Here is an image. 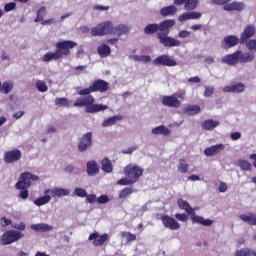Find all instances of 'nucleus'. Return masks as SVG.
I'll list each match as a JSON object with an SVG mask.
<instances>
[{
	"instance_id": "nucleus-1",
	"label": "nucleus",
	"mask_w": 256,
	"mask_h": 256,
	"mask_svg": "<svg viewBox=\"0 0 256 256\" xmlns=\"http://www.w3.org/2000/svg\"><path fill=\"white\" fill-rule=\"evenodd\" d=\"M109 91V82L103 79L94 80L92 85L78 91L79 97L74 102L75 107H86V113H99V111H107L109 106L103 104H95V97L91 93H107Z\"/></svg>"
},
{
	"instance_id": "nucleus-2",
	"label": "nucleus",
	"mask_w": 256,
	"mask_h": 256,
	"mask_svg": "<svg viewBox=\"0 0 256 256\" xmlns=\"http://www.w3.org/2000/svg\"><path fill=\"white\" fill-rule=\"evenodd\" d=\"M175 27V20H163L162 22L158 23H151L145 26L144 33L145 35H155L159 40L160 45L163 47H181V41L169 36L171 33L170 29Z\"/></svg>"
},
{
	"instance_id": "nucleus-3",
	"label": "nucleus",
	"mask_w": 256,
	"mask_h": 256,
	"mask_svg": "<svg viewBox=\"0 0 256 256\" xmlns=\"http://www.w3.org/2000/svg\"><path fill=\"white\" fill-rule=\"evenodd\" d=\"M31 181H39V176L24 172L20 175V180L16 183V189L20 190L18 197L23 201L29 199V187H31Z\"/></svg>"
},
{
	"instance_id": "nucleus-4",
	"label": "nucleus",
	"mask_w": 256,
	"mask_h": 256,
	"mask_svg": "<svg viewBox=\"0 0 256 256\" xmlns=\"http://www.w3.org/2000/svg\"><path fill=\"white\" fill-rule=\"evenodd\" d=\"M177 205L179 209H182L183 211H186L188 215H191V221L193 224L199 223L200 225H203L204 227H211L213 225V220L211 219H205L202 216L195 215V209L191 207L189 202L185 201L183 198H179L177 200Z\"/></svg>"
},
{
	"instance_id": "nucleus-5",
	"label": "nucleus",
	"mask_w": 256,
	"mask_h": 256,
	"mask_svg": "<svg viewBox=\"0 0 256 256\" xmlns=\"http://www.w3.org/2000/svg\"><path fill=\"white\" fill-rule=\"evenodd\" d=\"M92 37H105V35H113V23L111 21H105L99 23L97 26L91 29Z\"/></svg>"
},
{
	"instance_id": "nucleus-6",
	"label": "nucleus",
	"mask_w": 256,
	"mask_h": 256,
	"mask_svg": "<svg viewBox=\"0 0 256 256\" xmlns=\"http://www.w3.org/2000/svg\"><path fill=\"white\" fill-rule=\"evenodd\" d=\"M23 237H25V234L21 231L8 230L2 234L0 243L1 245H12V243H17Z\"/></svg>"
},
{
	"instance_id": "nucleus-7",
	"label": "nucleus",
	"mask_w": 256,
	"mask_h": 256,
	"mask_svg": "<svg viewBox=\"0 0 256 256\" xmlns=\"http://www.w3.org/2000/svg\"><path fill=\"white\" fill-rule=\"evenodd\" d=\"M212 5L223 6L224 11H243L245 9V4L243 2L231 0H211Z\"/></svg>"
},
{
	"instance_id": "nucleus-8",
	"label": "nucleus",
	"mask_w": 256,
	"mask_h": 256,
	"mask_svg": "<svg viewBox=\"0 0 256 256\" xmlns=\"http://www.w3.org/2000/svg\"><path fill=\"white\" fill-rule=\"evenodd\" d=\"M124 175H126L128 179H131L132 183H137L139 177L143 175V168L139 165L128 164L124 168Z\"/></svg>"
},
{
	"instance_id": "nucleus-9",
	"label": "nucleus",
	"mask_w": 256,
	"mask_h": 256,
	"mask_svg": "<svg viewBox=\"0 0 256 256\" xmlns=\"http://www.w3.org/2000/svg\"><path fill=\"white\" fill-rule=\"evenodd\" d=\"M77 47V43L71 40H64L56 44V49L60 52L62 57H69L71 49Z\"/></svg>"
},
{
	"instance_id": "nucleus-10",
	"label": "nucleus",
	"mask_w": 256,
	"mask_h": 256,
	"mask_svg": "<svg viewBox=\"0 0 256 256\" xmlns=\"http://www.w3.org/2000/svg\"><path fill=\"white\" fill-rule=\"evenodd\" d=\"M90 147H93V133L87 132L78 140V151L85 153Z\"/></svg>"
},
{
	"instance_id": "nucleus-11",
	"label": "nucleus",
	"mask_w": 256,
	"mask_h": 256,
	"mask_svg": "<svg viewBox=\"0 0 256 256\" xmlns=\"http://www.w3.org/2000/svg\"><path fill=\"white\" fill-rule=\"evenodd\" d=\"M160 220L162 221V225L166 229H170V231H177V229H181V224L177 222V220L167 214H162L160 216Z\"/></svg>"
},
{
	"instance_id": "nucleus-12",
	"label": "nucleus",
	"mask_w": 256,
	"mask_h": 256,
	"mask_svg": "<svg viewBox=\"0 0 256 256\" xmlns=\"http://www.w3.org/2000/svg\"><path fill=\"white\" fill-rule=\"evenodd\" d=\"M21 157H23V153L19 149L8 150L4 153L3 159L4 162L9 165L11 163H17V161H21Z\"/></svg>"
},
{
	"instance_id": "nucleus-13",
	"label": "nucleus",
	"mask_w": 256,
	"mask_h": 256,
	"mask_svg": "<svg viewBox=\"0 0 256 256\" xmlns=\"http://www.w3.org/2000/svg\"><path fill=\"white\" fill-rule=\"evenodd\" d=\"M154 65H162L163 67H175L177 61L167 54H162L153 60Z\"/></svg>"
},
{
	"instance_id": "nucleus-14",
	"label": "nucleus",
	"mask_w": 256,
	"mask_h": 256,
	"mask_svg": "<svg viewBox=\"0 0 256 256\" xmlns=\"http://www.w3.org/2000/svg\"><path fill=\"white\" fill-rule=\"evenodd\" d=\"M109 234L104 233L102 235H99V232L91 233L88 237L89 241H93L94 247H101L102 245H105V242L108 241Z\"/></svg>"
},
{
	"instance_id": "nucleus-15",
	"label": "nucleus",
	"mask_w": 256,
	"mask_h": 256,
	"mask_svg": "<svg viewBox=\"0 0 256 256\" xmlns=\"http://www.w3.org/2000/svg\"><path fill=\"white\" fill-rule=\"evenodd\" d=\"M255 33H256L255 25L250 24L246 26L240 36V45H245V43H248L251 37H255Z\"/></svg>"
},
{
	"instance_id": "nucleus-16",
	"label": "nucleus",
	"mask_w": 256,
	"mask_h": 256,
	"mask_svg": "<svg viewBox=\"0 0 256 256\" xmlns=\"http://www.w3.org/2000/svg\"><path fill=\"white\" fill-rule=\"evenodd\" d=\"M162 105H164V107L179 109V107H181V101L177 97H175L174 94H172L170 96H164L162 98Z\"/></svg>"
},
{
	"instance_id": "nucleus-17",
	"label": "nucleus",
	"mask_w": 256,
	"mask_h": 256,
	"mask_svg": "<svg viewBox=\"0 0 256 256\" xmlns=\"http://www.w3.org/2000/svg\"><path fill=\"white\" fill-rule=\"evenodd\" d=\"M174 5H184L185 11H195L199 6V0H174Z\"/></svg>"
},
{
	"instance_id": "nucleus-18",
	"label": "nucleus",
	"mask_w": 256,
	"mask_h": 256,
	"mask_svg": "<svg viewBox=\"0 0 256 256\" xmlns=\"http://www.w3.org/2000/svg\"><path fill=\"white\" fill-rule=\"evenodd\" d=\"M246 86L241 82L226 86L223 88L224 93H244Z\"/></svg>"
},
{
	"instance_id": "nucleus-19",
	"label": "nucleus",
	"mask_w": 256,
	"mask_h": 256,
	"mask_svg": "<svg viewBox=\"0 0 256 256\" xmlns=\"http://www.w3.org/2000/svg\"><path fill=\"white\" fill-rule=\"evenodd\" d=\"M48 193H50L52 197H67V195H69L71 192L69 191V189L65 188H53L46 189L44 191V195H47Z\"/></svg>"
},
{
	"instance_id": "nucleus-20",
	"label": "nucleus",
	"mask_w": 256,
	"mask_h": 256,
	"mask_svg": "<svg viewBox=\"0 0 256 256\" xmlns=\"http://www.w3.org/2000/svg\"><path fill=\"white\" fill-rule=\"evenodd\" d=\"M239 53L238 51L228 54L222 58V63L226 65H237L239 63Z\"/></svg>"
},
{
	"instance_id": "nucleus-21",
	"label": "nucleus",
	"mask_w": 256,
	"mask_h": 256,
	"mask_svg": "<svg viewBox=\"0 0 256 256\" xmlns=\"http://www.w3.org/2000/svg\"><path fill=\"white\" fill-rule=\"evenodd\" d=\"M223 149H225L224 144H216L206 148L204 150V155H206V157H213V155H217V153H219V151H223Z\"/></svg>"
},
{
	"instance_id": "nucleus-22",
	"label": "nucleus",
	"mask_w": 256,
	"mask_h": 256,
	"mask_svg": "<svg viewBox=\"0 0 256 256\" xmlns=\"http://www.w3.org/2000/svg\"><path fill=\"white\" fill-rule=\"evenodd\" d=\"M201 113V106L199 105H188L183 108V114L188 115L189 117H195Z\"/></svg>"
},
{
	"instance_id": "nucleus-23",
	"label": "nucleus",
	"mask_w": 256,
	"mask_h": 256,
	"mask_svg": "<svg viewBox=\"0 0 256 256\" xmlns=\"http://www.w3.org/2000/svg\"><path fill=\"white\" fill-rule=\"evenodd\" d=\"M30 229L36 231V233H47L49 231H53V226L45 223L32 224Z\"/></svg>"
},
{
	"instance_id": "nucleus-24",
	"label": "nucleus",
	"mask_w": 256,
	"mask_h": 256,
	"mask_svg": "<svg viewBox=\"0 0 256 256\" xmlns=\"http://www.w3.org/2000/svg\"><path fill=\"white\" fill-rule=\"evenodd\" d=\"M61 58H63V56L61 55V52L56 48L55 52H47L46 54H44V56L42 57V61L44 63H49V61H57Z\"/></svg>"
},
{
	"instance_id": "nucleus-25",
	"label": "nucleus",
	"mask_w": 256,
	"mask_h": 256,
	"mask_svg": "<svg viewBox=\"0 0 256 256\" xmlns=\"http://www.w3.org/2000/svg\"><path fill=\"white\" fill-rule=\"evenodd\" d=\"M241 43V38L233 35H228L224 38L223 44L228 47V49H231V47H235Z\"/></svg>"
},
{
	"instance_id": "nucleus-26",
	"label": "nucleus",
	"mask_w": 256,
	"mask_h": 256,
	"mask_svg": "<svg viewBox=\"0 0 256 256\" xmlns=\"http://www.w3.org/2000/svg\"><path fill=\"white\" fill-rule=\"evenodd\" d=\"M238 61L239 63H252L255 59V54L251 52L243 53V51L238 50Z\"/></svg>"
},
{
	"instance_id": "nucleus-27",
	"label": "nucleus",
	"mask_w": 256,
	"mask_h": 256,
	"mask_svg": "<svg viewBox=\"0 0 256 256\" xmlns=\"http://www.w3.org/2000/svg\"><path fill=\"white\" fill-rule=\"evenodd\" d=\"M153 135H164V137H169L171 135V130L165 125H160L152 129Z\"/></svg>"
},
{
	"instance_id": "nucleus-28",
	"label": "nucleus",
	"mask_w": 256,
	"mask_h": 256,
	"mask_svg": "<svg viewBox=\"0 0 256 256\" xmlns=\"http://www.w3.org/2000/svg\"><path fill=\"white\" fill-rule=\"evenodd\" d=\"M234 256H256V251L253 248L245 247L236 250Z\"/></svg>"
},
{
	"instance_id": "nucleus-29",
	"label": "nucleus",
	"mask_w": 256,
	"mask_h": 256,
	"mask_svg": "<svg viewBox=\"0 0 256 256\" xmlns=\"http://www.w3.org/2000/svg\"><path fill=\"white\" fill-rule=\"evenodd\" d=\"M99 173V166L97 165V162L95 161H89L87 162V174L90 177H93Z\"/></svg>"
},
{
	"instance_id": "nucleus-30",
	"label": "nucleus",
	"mask_w": 256,
	"mask_h": 256,
	"mask_svg": "<svg viewBox=\"0 0 256 256\" xmlns=\"http://www.w3.org/2000/svg\"><path fill=\"white\" fill-rule=\"evenodd\" d=\"M175 13H177V7L175 5L166 6L160 10V15H162V17H169L175 15Z\"/></svg>"
},
{
	"instance_id": "nucleus-31",
	"label": "nucleus",
	"mask_w": 256,
	"mask_h": 256,
	"mask_svg": "<svg viewBox=\"0 0 256 256\" xmlns=\"http://www.w3.org/2000/svg\"><path fill=\"white\" fill-rule=\"evenodd\" d=\"M127 33H129V28L123 24L113 27L112 30V35H117V37H121V35H127Z\"/></svg>"
},
{
	"instance_id": "nucleus-32",
	"label": "nucleus",
	"mask_w": 256,
	"mask_h": 256,
	"mask_svg": "<svg viewBox=\"0 0 256 256\" xmlns=\"http://www.w3.org/2000/svg\"><path fill=\"white\" fill-rule=\"evenodd\" d=\"M241 221H244V223H247L248 225H256V214L255 213H249L241 214L240 216Z\"/></svg>"
},
{
	"instance_id": "nucleus-33",
	"label": "nucleus",
	"mask_w": 256,
	"mask_h": 256,
	"mask_svg": "<svg viewBox=\"0 0 256 256\" xmlns=\"http://www.w3.org/2000/svg\"><path fill=\"white\" fill-rule=\"evenodd\" d=\"M215 127H219V121L217 120H205L202 123V128L205 129L206 131H213Z\"/></svg>"
},
{
	"instance_id": "nucleus-34",
	"label": "nucleus",
	"mask_w": 256,
	"mask_h": 256,
	"mask_svg": "<svg viewBox=\"0 0 256 256\" xmlns=\"http://www.w3.org/2000/svg\"><path fill=\"white\" fill-rule=\"evenodd\" d=\"M177 169H178L179 173H181L182 175L189 173V164L187 163V160H185L183 158L180 159L179 163L177 165Z\"/></svg>"
},
{
	"instance_id": "nucleus-35",
	"label": "nucleus",
	"mask_w": 256,
	"mask_h": 256,
	"mask_svg": "<svg viewBox=\"0 0 256 256\" xmlns=\"http://www.w3.org/2000/svg\"><path fill=\"white\" fill-rule=\"evenodd\" d=\"M122 120H123V116H121V115L112 116V117L106 119L102 125H103V127H111V126L115 125V123H117V121H122Z\"/></svg>"
},
{
	"instance_id": "nucleus-36",
	"label": "nucleus",
	"mask_w": 256,
	"mask_h": 256,
	"mask_svg": "<svg viewBox=\"0 0 256 256\" xmlns=\"http://www.w3.org/2000/svg\"><path fill=\"white\" fill-rule=\"evenodd\" d=\"M97 51L100 57H109L111 55V48L107 44L98 46Z\"/></svg>"
},
{
	"instance_id": "nucleus-37",
	"label": "nucleus",
	"mask_w": 256,
	"mask_h": 256,
	"mask_svg": "<svg viewBox=\"0 0 256 256\" xmlns=\"http://www.w3.org/2000/svg\"><path fill=\"white\" fill-rule=\"evenodd\" d=\"M51 201V196L50 195H45L39 198L34 199L33 203L37 207H43V205H47Z\"/></svg>"
},
{
	"instance_id": "nucleus-38",
	"label": "nucleus",
	"mask_w": 256,
	"mask_h": 256,
	"mask_svg": "<svg viewBox=\"0 0 256 256\" xmlns=\"http://www.w3.org/2000/svg\"><path fill=\"white\" fill-rule=\"evenodd\" d=\"M14 84L11 81H5L3 82L0 91L1 93H4V95H9L10 92L13 91Z\"/></svg>"
},
{
	"instance_id": "nucleus-39",
	"label": "nucleus",
	"mask_w": 256,
	"mask_h": 256,
	"mask_svg": "<svg viewBox=\"0 0 256 256\" xmlns=\"http://www.w3.org/2000/svg\"><path fill=\"white\" fill-rule=\"evenodd\" d=\"M102 171H104V173H111L113 171V164H111L109 158H104L102 160Z\"/></svg>"
},
{
	"instance_id": "nucleus-40",
	"label": "nucleus",
	"mask_w": 256,
	"mask_h": 256,
	"mask_svg": "<svg viewBox=\"0 0 256 256\" xmlns=\"http://www.w3.org/2000/svg\"><path fill=\"white\" fill-rule=\"evenodd\" d=\"M45 15H47V8L45 6H42L38 9L34 22L40 23V21H43Z\"/></svg>"
},
{
	"instance_id": "nucleus-41",
	"label": "nucleus",
	"mask_w": 256,
	"mask_h": 256,
	"mask_svg": "<svg viewBox=\"0 0 256 256\" xmlns=\"http://www.w3.org/2000/svg\"><path fill=\"white\" fill-rule=\"evenodd\" d=\"M121 237L126 238L127 243H132V241H137V236L131 232H121Z\"/></svg>"
},
{
	"instance_id": "nucleus-42",
	"label": "nucleus",
	"mask_w": 256,
	"mask_h": 256,
	"mask_svg": "<svg viewBox=\"0 0 256 256\" xmlns=\"http://www.w3.org/2000/svg\"><path fill=\"white\" fill-rule=\"evenodd\" d=\"M36 89H38V91H40V93H46V91H48L49 87H47V83H45V81L38 80L36 82Z\"/></svg>"
},
{
	"instance_id": "nucleus-43",
	"label": "nucleus",
	"mask_w": 256,
	"mask_h": 256,
	"mask_svg": "<svg viewBox=\"0 0 256 256\" xmlns=\"http://www.w3.org/2000/svg\"><path fill=\"white\" fill-rule=\"evenodd\" d=\"M132 193H133V188L126 187L120 191L119 199H127L128 195H131Z\"/></svg>"
},
{
	"instance_id": "nucleus-44",
	"label": "nucleus",
	"mask_w": 256,
	"mask_h": 256,
	"mask_svg": "<svg viewBox=\"0 0 256 256\" xmlns=\"http://www.w3.org/2000/svg\"><path fill=\"white\" fill-rule=\"evenodd\" d=\"M238 165L242 169V171H251V162L247 160H239Z\"/></svg>"
},
{
	"instance_id": "nucleus-45",
	"label": "nucleus",
	"mask_w": 256,
	"mask_h": 256,
	"mask_svg": "<svg viewBox=\"0 0 256 256\" xmlns=\"http://www.w3.org/2000/svg\"><path fill=\"white\" fill-rule=\"evenodd\" d=\"M55 105H59V107H69V100L67 98H56Z\"/></svg>"
},
{
	"instance_id": "nucleus-46",
	"label": "nucleus",
	"mask_w": 256,
	"mask_h": 256,
	"mask_svg": "<svg viewBox=\"0 0 256 256\" xmlns=\"http://www.w3.org/2000/svg\"><path fill=\"white\" fill-rule=\"evenodd\" d=\"M74 195H76V197H81V198L87 197V190L83 188H75Z\"/></svg>"
},
{
	"instance_id": "nucleus-47",
	"label": "nucleus",
	"mask_w": 256,
	"mask_h": 256,
	"mask_svg": "<svg viewBox=\"0 0 256 256\" xmlns=\"http://www.w3.org/2000/svg\"><path fill=\"white\" fill-rule=\"evenodd\" d=\"M213 93H215V87L206 86L204 91V97H213Z\"/></svg>"
},
{
	"instance_id": "nucleus-48",
	"label": "nucleus",
	"mask_w": 256,
	"mask_h": 256,
	"mask_svg": "<svg viewBox=\"0 0 256 256\" xmlns=\"http://www.w3.org/2000/svg\"><path fill=\"white\" fill-rule=\"evenodd\" d=\"M244 45H246V47L249 51H256V40L255 39L249 40Z\"/></svg>"
},
{
	"instance_id": "nucleus-49",
	"label": "nucleus",
	"mask_w": 256,
	"mask_h": 256,
	"mask_svg": "<svg viewBox=\"0 0 256 256\" xmlns=\"http://www.w3.org/2000/svg\"><path fill=\"white\" fill-rule=\"evenodd\" d=\"M135 184L131 178H121L117 181V185H133Z\"/></svg>"
},
{
	"instance_id": "nucleus-50",
	"label": "nucleus",
	"mask_w": 256,
	"mask_h": 256,
	"mask_svg": "<svg viewBox=\"0 0 256 256\" xmlns=\"http://www.w3.org/2000/svg\"><path fill=\"white\" fill-rule=\"evenodd\" d=\"M15 7H17V4L15 2L7 3L4 6V11L5 13H9V11L15 10Z\"/></svg>"
},
{
	"instance_id": "nucleus-51",
	"label": "nucleus",
	"mask_w": 256,
	"mask_h": 256,
	"mask_svg": "<svg viewBox=\"0 0 256 256\" xmlns=\"http://www.w3.org/2000/svg\"><path fill=\"white\" fill-rule=\"evenodd\" d=\"M96 201L99 203V205H105V203H109V196L101 195L96 199Z\"/></svg>"
},
{
	"instance_id": "nucleus-52",
	"label": "nucleus",
	"mask_w": 256,
	"mask_h": 256,
	"mask_svg": "<svg viewBox=\"0 0 256 256\" xmlns=\"http://www.w3.org/2000/svg\"><path fill=\"white\" fill-rule=\"evenodd\" d=\"M178 20L180 21V23H183L185 21L191 20V16H190L189 12H184L183 14H181L179 16Z\"/></svg>"
},
{
	"instance_id": "nucleus-53",
	"label": "nucleus",
	"mask_w": 256,
	"mask_h": 256,
	"mask_svg": "<svg viewBox=\"0 0 256 256\" xmlns=\"http://www.w3.org/2000/svg\"><path fill=\"white\" fill-rule=\"evenodd\" d=\"M0 223H1V226L2 227H8V225H11L13 223V221H11V219L3 216L1 219H0Z\"/></svg>"
},
{
	"instance_id": "nucleus-54",
	"label": "nucleus",
	"mask_w": 256,
	"mask_h": 256,
	"mask_svg": "<svg viewBox=\"0 0 256 256\" xmlns=\"http://www.w3.org/2000/svg\"><path fill=\"white\" fill-rule=\"evenodd\" d=\"M96 201H97V195H95V194H86V203H91V204H93V203H96Z\"/></svg>"
},
{
	"instance_id": "nucleus-55",
	"label": "nucleus",
	"mask_w": 256,
	"mask_h": 256,
	"mask_svg": "<svg viewBox=\"0 0 256 256\" xmlns=\"http://www.w3.org/2000/svg\"><path fill=\"white\" fill-rule=\"evenodd\" d=\"M13 229H16V231H25V229L27 228V226L25 225L24 222H21L20 224H14L12 225Z\"/></svg>"
},
{
	"instance_id": "nucleus-56",
	"label": "nucleus",
	"mask_w": 256,
	"mask_h": 256,
	"mask_svg": "<svg viewBox=\"0 0 256 256\" xmlns=\"http://www.w3.org/2000/svg\"><path fill=\"white\" fill-rule=\"evenodd\" d=\"M136 61H140L141 63H149L151 61V56H138L136 57Z\"/></svg>"
},
{
	"instance_id": "nucleus-57",
	"label": "nucleus",
	"mask_w": 256,
	"mask_h": 256,
	"mask_svg": "<svg viewBox=\"0 0 256 256\" xmlns=\"http://www.w3.org/2000/svg\"><path fill=\"white\" fill-rule=\"evenodd\" d=\"M175 218L178 220V221H182V222H185L189 219V217L187 216V214L185 213H182V214H175Z\"/></svg>"
},
{
	"instance_id": "nucleus-58",
	"label": "nucleus",
	"mask_w": 256,
	"mask_h": 256,
	"mask_svg": "<svg viewBox=\"0 0 256 256\" xmlns=\"http://www.w3.org/2000/svg\"><path fill=\"white\" fill-rule=\"evenodd\" d=\"M191 36V32L187 31V30H182L178 33V37H180V39H187V37Z\"/></svg>"
},
{
	"instance_id": "nucleus-59",
	"label": "nucleus",
	"mask_w": 256,
	"mask_h": 256,
	"mask_svg": "<svg viewBox=\"0 0 256 256\" xmlns=\"http://www.w3.org/2000/svg\"><path fill=\"white\" fill-rule=\"evenodd\" d=\"M189 14H190V19H201L203 15L201 12H195L193 10L189 12Z\"/></svg>"
},
{
	"instance_id": "nucleus-60",
	"label": "nucleus",
	"mask_w": 256,
	"mask_h": 256,
	"mask_svg": "<svg viewBox=\"0 0 256 256\" xmlns=\"http://www.w3.org/2000/svg\"><path fill=\"white\" fill-rule=\"evenodd\" d=\"M94 11H109V6L95 5L93 6Z\"/></svg>"
},
{
	"instance_id": "nucleus-61",
	"label": "nucleus",
	"mask_w": 256,
	"mask_h": 256,
	"mask_svg": "<svg viewBox=\"0 0 256 256\" xmlns=\"http://www.w3.org/2000/svg\"><path fill=\"white\" fill-rule=\"evenodd\" d=\"M57 23V20H55V18H50L47 20H42L41 25H53Z\"/></svg>"
},
{
	"instance_id": "nucleus-62",
	"label": "nucleus",
	"mask_w": 256,
	"mask_h": 256,
	"mask_svg": "<svg viewBox=\"0 0 256 256\" xmlns=\"http://www.w3.org/2000/svg\"><path fill=\"white\" fill-rule=\"evenodd\" d=\"M64 171L69 174L75 173V166L73 164H69L65 167Z\"/></svg>"
},
{
	"instance_id": "nucleus-63",
	"label": "nucleus",
	"mask_w": 256,
	"mask_h": 256,
	"mask_svg": "<svg viewBox=\"0 0 256 256\" xmlns=\"http://www.w3.org/2000/svg\"><path fill=\"white\" fill-rule=\"evenodd\" d=\"M230 138L232 139V141H238V139H241V134L240 132H233L230 135Z\"/></svg>"
},
{
	"instance_id": "nucleus-64",
	"label": "nucleus",
	"mask_w": 256,
	"mask_h": 256,
	"mask_svg": "<svg viewBox=\"0 0 256 256\" xmlns=\"http://www.w3.org/2000/svg\"><path fill=\"white\" fill-rule=\"evenodd\" d=\"M176 99H185V90L174 93Z\"/></svg>"
}]
</instances>
